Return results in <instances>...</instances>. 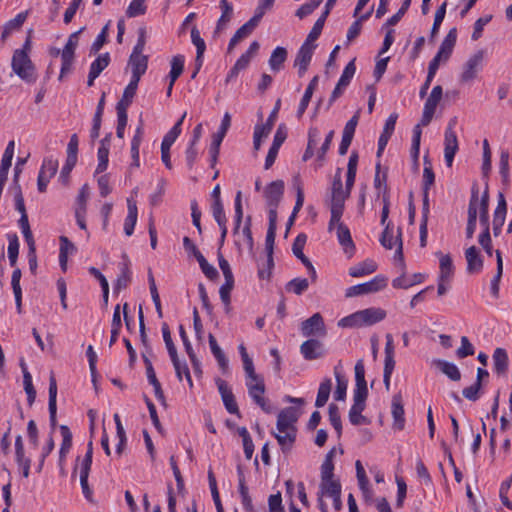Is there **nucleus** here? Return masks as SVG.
Instances as JSON below:
<instances>
[{
	"instance_id": "nucleus-21",
	"label": "nucleus",
	"mask_w": 512,
	"mask_h": 512,
	"mask_svg": "<svg viewBox=\"0 0 512 512\" xmlns=\"http://www.w3.org/2000/svg\"><path fill=\"white\" fill-rule=\"evenodd\" d=\"M284 193V182L276 180L271 182L264 191L268 206H278Z\"/></svg>"
},
{
	"instance_id": "nucleus-23",
	"label": "nucleus",
	"mask_w": 512,
	"mask_h": 512,
	"mask_svg": "<svg viewBox=\"0 0 512 512\" xmlns=\"http://www.w3.org/2000/svg\"><path fill=\"white\" fill-rule=\"evenodd\" d=\"M358 312L362 326H371L386 317V311L381 308H367Z\"/></svg>"
},
{
	"instance_id": "nucleus-22",
	"label": "nucleus",
	"mask_w": 512,
	"mask_h": 512,
	"mask_svg": "<svg viewBox=\"0 0 512 512\" xmlns=\"http://www.w3.org/2000/svg\"><path fill=\"white\" fill-rule=\"evenodd\" d=\"M444 157L448 167L452 166L454 156L458 151V139L455 131H445Z\"/></svg>"
},
{
	"instance_id": "nucleus-32",
	"label": "nucleus",
	"mask_w": 512,
	"mask_h": 512,
	"mask_svg": "<svg viewBox=\"0 0 512 512\" xmlns=\"http://www.w3.org/2000/svg\"><path fill=\"white\" fill-rule=\"evenodd\" d=\"M377 269V264L373 260H365L361 263H358L352 266L349 269V275L351 277H363L369 274H372Z\"/></svg>"
},
{
	"instance_id": "nucleus-48",
	"label": "nucleus",
	"mask_w": 512,
	"mask_h": 512,
	"mask_svg": "<svg viewBox=\"0 0 512 512\" xmlns=\"http://www.w3.org/2000/svg\"><path fill=\"white\" fill-rule=\"evenodd\" d=\"M332 382L329 378L325 379L319 386L315 406L320 408L323 407L328 399L331 392Z\"/></svg>"
},
{
	"instance_id": "nucleus-47",
	"label": "nucleus",
	"mask_w": 512,
	"mask_h": 512,
	"mask_svg": "<svg viewBox=\"0 0 512 512\" xmlns=\"http://www.w3.org/2000/svg\"><path fill=\"white\" fill-rule=\"evenodd\" d=\"M296 431L297 430H283V433L279 431L277 433H274V436L277 439L278 444L281 446L284 452L286 450L291 449L296 439Z\"/></svg>"
},
{
	"instance_id": "nucleus-44",
	"label": "nucleus",
	"mask_w": 512,
	"mask_h": 512,
	"mask_svg": "<svg viewBox=\"0 0 512 512\" xmlns=\"http://www.w3.org/2000/svg\"><path fill=\"white\" fill-rule=\"evenodd\" d=\"M497 271L491 281V293L494 297H498L499 294V283L503 274V258L500 250L495 251Z\"/></svg>"
},
{
	"instance_id": "nucleus-15",
	"label": "nucleus",
	"mask_w": 512,
	"mask_h": 512,
	"mask_svg": "<svg viewBox=\"0 0 512 512\" xmlns=\"http://www.w3.org/2000/svg\"><path fill=\"white\" fill-rule=\"evenodd\" d=\"M299 418V413L294 407H287L280 411L277 417V431L283 433V430H296L295 423Z\"/></svg>"
},
{
	"instance_id": "nucleus-27",
	"label": "nucleus",
	"mask_w": 512,
	"mask_h": 512,
	"mask_svg": "<svg viewBox=\"0 0 512 512\" xmlns=\"http://www.w3.org/2000/svg\"><path fill=\"white\" fill-rule=\"evenodd\" d=\"M432 364L450 380L459 381L461 379L460 370L454 363L442 359H434Z\"/></svg>"
},
{
	"instance_id": "nucleus-57",
	"label": "nucleus",
	"mask_w": 512,
	"mask_h": 512,
	"mask_svg": "<svg viewBox=\"0 0 512 512\" xmlns=\"http://www.w3.org/2000/svg\"><path fill=\"white\" fill-rule=\"evenodd\" d=\"M478 202H479V191H478V189H473L471 199L469 202V206H468V221H467V223L476 224Z\"/></svg>"
},
{
	"instance_id": "nucleus-37",
	"label": "nucleus",
	"mask_w": 512,
	"mask_h": 512,
	"mask_svg": "<svg viewBox=\"0 0 512 512\" xmlns=\"http://www.w3.org/2000/svg\"><path fill=\"white\" fill-rule=\"evenodd\" d=\"M62 435V444L59 452V465L62 467L63 462L72 446V433L66 425L60 426Z\"/></svg>"
},
{
	"instance_id": "nucleus-10",
	"label": "nucleus",
	"mask_w": 512,
	"mask_h": 512,
	"mask_svg": "<svg viewBox=\"0 0 512 512\" xmlns=\"http://www.w3.org/2000/svg\"><path fill=\"white\" fill-rule=\"evenodd\" d=\"M484 55V50H478L476 53L469 57L463 66V71L461 74L462 82H469L476 78L477 72L482 66Z\"/></svg>"
},
{
	"instance_id": "nucleus-59",
	"label": "nucleus",
	"mask_w": 512,
	"mask_h": 512,
	"mask_svg": "<svg viewBox=\"0 0 512 512\" xmlns=\"http://www.w3.org/2000/svg\"><path fill=\"white\" fill-rule=\"evenodd\" d=\"M421 126H423V125L420 122L413 129L411 154H412V157H413L415 163H417L418 157H419L420 141H421V134H422Z\"/></svg>"
},
{
	"instance_id": "nucleus-56",
	"label": "nucleus",
	"mask_w": 512,
	"mask_h": 512,
	"mask_svg": "<svg viewBox=\"0 0 512 512\" xmlns=\"http://www.w3.org/2000/svg\"><path fill=\"white\" fill-rule=\"evenodd\" d=\"M309 287V281L306 278H294L286 284V290L296 295H301Z\"/></svg>"
},
{
	"instance_id": "nucleus-50",
	"label": "nucleus",
	"mask_w": 512,
	"mask_h": 512,
	"mask_svg": "<svg viewBox=\"0 0 512 512\" xmlns=\"http://www.w3.org/2000/svg\"><path fill=\"white\" fill-rule=\"evenodd\" d=\"M478 206L480 210V224L484 227V229H489V194L487 190L483 193L480 201L478 202Z\"/></svg>"
},
{
	"instance_id": "nucleus-9",
	"label": "nucleus",
	"mask_w": 512,
	"mask_h": 512,
	"mask_svg": "<svg viewBox=\"0 0 512 512\" xmlns=\"http://www.w3.org/2000/svg\"><path fill=\"white\" fill-rule=\"evenodd\" d=\"M248 393L250 397L259 405L265 412H270V408L266 406L264 399L265 384L261 376H257L256 379H248L246 382Z\"/></svg>"
},
{
	"instance_id": "nucleus-1",
	"label": "nucleus",
	"mask_w": 512,
	"mask_h": 512,
	"mask_svg": "<svg viewBox=\"0 0 512 512\" xmlns=\"http://www.w3.org/2000/svg\"><path fill=\"white\" fill-rule=\"evenodd\" d=\"M357 165L358 154L356 152H352L347 165L345 189H343L342 184V169L338 168L335 172L329 193V207L330 211L333 212V221H338L339 217H342L345 201L350 196L355 182Z\"/></svg>"
},
{
	"instance_id": "nucleus-42",
	"label": "nucleus",
	"mask_w": 512,
	"mask_h": 512,
	"mask_svg": "<svg viewBox=\"0 0 512 512\" xmlns=\"http://www.w3.org/2000/svg\"><path fill=\"white\" fill-rule=\"evenodd\" d=\"M356 467V476L358 479L359 487L366 499L370 498V488H369V480L366 476V472L364 470V467L362 466V463L360 460H357L355 463Z\"/></svg>"
},
{
	"instance_id": "nucleus-52",
	"label": "nucleus",
	"mask_w": 512,
	"mask_h": 512,
	"mask_svg": "<svg viewBox=\"0 0 512 512\" xmlns=\"http://www.w3.org/2000/svg\"><path fill=\"white\" fill-rule=\"evenodd\" d=\"M334 375L337 382L336 390L334 392V398L337 401H343L346 397L348 382L344 378V376L340 374V372L338 371V367L334 368Z\"/></svg>"
},
{
	"instance_id": "nucleus-3",
	"label": "nucleus",
	"mask_w": 512,
	"mask_h": 512,
	"mask_svg": "<svg viewBox=\"0 0 512 512\" xmlns=\"http://www.w3.org/2000/svg\"><path fill=\"white\" fill-rule=\"evenodd\" d=\"M84 27L80 30L73 32L68 37L67 43L64 46L61 52V71L59 75V80L61 81L63 77L71 71L72 64L74 62L75 50L79 43V35L84 31Z\"/></svg>"
},
{
	"instance_id": "nucleus-12",
	"label": "nucleus",
	"mask_w": 512,
	"mask_h": 512,
	"mask_svg": "<svg viewBox=\"0 0 512 512\" xmlns=\"http://www.w3.org/2000/svg\"><path fill=\"white\" fill-rule=\"evenodd\" d=\"M316 47L317 45H312L306 42H304L300 47L294 61V66L298 69L299 77H302L308 70V66Z\"/></svg>"
},
{
	"instance_id": "nucleus-62",
	"label": "nucleus",
	"mask_w": 512,
	"mask_h": 512,
	"mask_svg": "<svg viewBox=\"0 0 512 512\" xmlns=\"http://www.w3.org/2000/svg\"><path fill=\"white\" fill-rule=\"evenodd\" d=\"M146 0H132L129 4L126 15L130 18L143 15L146 12Z\"/></svg>"
},
{
	"instance_id": "nucleus-6",
	"label": "nucleus",
	"mask_w": 512,
	"mask_h": 512,
	"mask_svg": "<svg viewBox=\"0 0 512 512\" xmlns=\"http://www.w3.org/2000/svg\"><path fill=\"white\" fill-rule=\"evenodd\" d=\"M218 261L225 279L224 284L220 287V298L227 308H229L230 293L234 287V277L229 262L220 253L218 254Z\"/></svg>"
},
{
	"instance_id": "nucleus-29",
	"label": "nucleus",
	"mask_w": 512,
	"mask_h": 512,
	"mask_svg": "<svg viewBox=\"0 0 512 512\" xmlns=\"http://www.w3.org/2000/svg\"><path fill=\"white\" fill-rule=\"evenodd\" d=\"M457 40V29L451 28L444 40L442 41L439 51L437 52L439 55L443 56V61H447L452 54L454 46Z\"/></svg>"
},
{
	"instance_id": "nucleus-11",
	"label": "nucleus",
	"mask_w": 512,
	"mask_h": 512,
	"mask_svg": "<svg viewBox=\"0 0 512 512\" xmlns=\"http://www.w3.org/2000/svg\"><path fill=\"white\" fill-rule=\"evenodd\" d=\"M307 237L305 234L301 233L299 234L292 245V251L293 254L305 265V267L309 271V275L312 282H315L317 279V273L316 270L311 263V261L304 255L303 249L306 244Z\"/></svg>"
},
{
	"instance_id": "nucleus-20",
	"label": "nucleus",
	"mask_w": 512,
	"mask_h": 512,
	"mask_svg": "<svg viewBox=\"0 0 512 512\" xmlns=\"http://www.w3.org/2000/svg\"><path fill=\"white\" fill-rule=\"evenodd\" d=\"M391 408L393 427L397 430H403L405 426V418L403 398L400 392L393 395Z\"/></svg>"
},
{
	"instance_id": "nucleus-38",
	"label": "nucleus",
	"mask_w": 512,
	"mask_h": 512,
	"mask_svg": "<svg viewBox=\"0 0 512 512\" xmlns=\"http://www.w3.org/2000/svg\"><path fill=\"white\" fill-rule=\"evenodd\" d=\"M209 346L211 349L212 354L216 358L219 367L225 371L228 368V359L226 358L224 352L220 348V346L217 343L216 338L213 336V334H209L208 336Z\"/></svg>"
},
{
	"instance_id": "nucleus-13",
	"label": "nucleus",
	"mask_w": 512,
	"mask_h": 512,
	"mask_svg": "<svg viewBox=\"0 0 512 512\" xmlns=\"http://www.w3.org/2000/svg\"><path fill=\"white\" fill-rule=\"evenodd\" d=\"M58 169V161L52 158H47L43 161L42 167L39 171L37 185L40 192H45L49 180L56 174Z\"/></svg>"
},
{
	"instance_id": "nucleus-46",
	"label": "nucleus",
	"mask_w": 512,
	"mask_h": 512,
	"mask_svg": "<svg viewBox=\"0 0 512 512\" xmlns=\"http://www.w3.org/2000/svg\"><path fill=\"white\" fill-rule=\"evenodd\" d=\"M335 448H332L325 457L321 465V480H329L334 477V464L333 458L335 456Z\"/></svg>"
},
{
	"instance_id": "nucleus-31",
	"label": "nucleus",
	"mask_w": 512,
	"mask_h": 512,
	"mask_svg": "<svg viewBox=\"0 0 512 512\" xmlns=\"http://www.w3.org/2000/svg\"><path fill=\"white\" fill-rule=\"evenodd\" d=\"M127 208H128V215L125 219L124 223V232L127 236H131L134 231V227L137 223L138 218V210L136 202L132 199H127Z\"/></svg>"
},
{
	"instance_id": "nucleus-36",
	"label": "nucleus",
	"mask_w": 512,
	"mask_h": 512,
	"mask_svg": "<svg viewBox=\"0 0 512 512\" xmlns=\"http://www.w3.org/2000/svg\"><path fill=\"white\" fill-rule=\"evenodd\" d=\"M494 370L498 375L505 374L508 369V355L505 349L496 348L493 353Z\"/></svg>"
},
{
	"instance_id": "nucleus-14",
	"label": "nucleus",
	"mask_w": 512,
	"mask_h": 512,
	"mask_svg": "<svg viewBox=\"0 0 512 512\" xmlns=\"http://www.w3.org/2000/svg\"><path fill=\"white\" fill-rule=\"evenodd\" d=\"M333 219V212H331L328 230L332 231V229L336 227V234L339 243L344 247L346 252L348 251V248L353 250L354 244L348 227L341 222V217H339L338 221H333Z\"/></svg>"
},
{
	"instance_id": "nucleus-34",
	"label": "nucleus",
	"mask_w": 512,
	"mask_h": 512,
	"mask_svg": "<svg viewBox=\"0 0 512 512\" xmlns=\"http://www.w3.org/2000/svg\"><path fill=\"white\" fill-rule=\"evenodd\" d=\"M287 56L288 52L286 48L280 46L276 47L268 61L271 70L274 72L280 71L283 68L285 61L287 60Z\"/></svg>"
},
{
	"instance_id": "nucleus-55",
	"label": "nucleus",
	"mask_w": 512,
	"mask_h": 512,
	"mask_svg": "<svg viewBox=\"0 0 512 512\" xmlns=\"http://www.w3.org/2000/svg\"><path fill=\"white\" fill-rule=\"evenodd\" d=\"M184 69V56L176 55L171 59V70L169 73V78L172 80V83L178 79V77L182 74Z\"/></svg>"
},
{
	"instance_id": "nucleus-41",
	"label": "nucleus",
	"mask_w": 512,
	"mask_h": 512,
	"mask_svg": "<svg viewBox=\"0 0 512 512\" xmlns=\"http://www.w3.org/2000/svg\"><path fill=\"white\" fill-rule=\"evenodd\" d=\"M220 8L222 10V14L217 21L215 32H220L223 30L227 23L231 20L233 14V7L227 0L220 1Z\"/></svg>"
},
{
	"instance_id": "nucleus-53",
	"label": "nucleus",
	"mask_w": 512,
	"mask_h": 512,
	"mask_svg": "<svg viewBox=\"0 0 512 512\" xmlns=\"http://www.w3.org/2000/svg\"><path fill=\"white\" fill-rule=\"evenodd\" d=\"M171 361L173 363V366H174V369H175V372H176V375H177V378L179 379V381H182L183 375H184L189 386L192 387L193 382H192V378H191L189 368H188L186 362L185 361L181 362L178 355H176L175 360H171Z\"/></svg>"
},
{
	"instance_id": "nucleus-39",
	"label": "nucleus",
	"mask_w": 512,
	"mask_h": 512,
	"mask_svg": "<svg viewBox=\"0 0 512 512\" xmlns=\"http://www.w3.org/2000/svg\"><path fill=\"white\" fill-rule=\"evenodd\" d=\"M191 41L197 49L195 62L199 63V66H202V57L206 50V44L196 26L192 27L191 29Z\"/></svg>"
},
{
	"instance_id": "nucleus-54",
	"label": "nucleus",
	"mask_w": 512,
	"mask_h": 512,
	"mask_svg": "<svg viewBox=\"0 0 512 512\" xmlns=\"http://www.w3.org/2000/svg\"><path fill=\"white\" fill-rule=\"evenodd\" d=\"M271 130H272V128H270L266 124H261V125L255 126L254 135H253L254 150L258 151L260 149L262 140L268 137Z\"/></svg>"
},
{
	"instance_id": "nucleus-24",
	"label": "nucleus",
	"mask_w": 512,
	"mask_h": 512,
	"mask_svg": "<svg viewBox=\"0 0 512 512\" xmlns=\"http://www.w3.org/2000/svg\"><path fill=\"white\" fill-rule=\"evenodd\" d=\"M465 258L467 261V272L478 273L483 268V259L475 246H471L465 251Z\"/></svg>"
},
{
	"instance_id": "nucleus-51",
	"label": "nucleus",
	"mask_w": 512,
	"mask_h": 512,
	"mask_svg": "<svg viewBox=\"0 0 512 512\" xmlns=\"http://www.w3.org/2000/svg\"><path fill=\"white\" fill-rule=\"evenodd\" d=\"M435 174L432 169V164L428 156H424V169H423V192H428L430 187L434 184Z\"/></svg>"
},
{
	"instance_id": "nucleus-5",
	"label": "nucleus",
	"mask_w": 512,
	"mask_h": 512,
	"mask_svg": "<svg viewBox=\"0 0 512 512\" xmlns=\"http://www.w3.org/2000/svg\"><path fill=\"white\" fill-rule=\"evenodd\" d=\"M386 285H387V278L382 275H377L372 280H370L368 282L349 287L346 290L345 296L350 298V297L375 293V292H378V291L384 289L386 287Z\"/></svg>"
},
{
	"instance_id": "nucleus-61",
	"label": "nucleus",
	"mask_w": 512,
	"mask_h": 512,
	"mask_svg": "<svg viewBox=\"0 0 512 512\" xmlns=\"http://www.w3.org/2000/svg\"><path fill=\"white\" fill-rule=\"evenodd\" d=\"M385 361L384 366H394L395 367V359H394V342L391 334H386L385 336Z\"/></svg>"
},
{
	"instance_id": "nucleus-35",
	"label": "nucleus",
	"mask_w": 512,
	"mask_h": 512,
	"mask_svg": "<svg viewBox=\"0 0 512 512\" xmlns=\"http://www.w3.org/2000/svg\"><path fill=\"white\" fill-rule=\"evenodd\" d=\"M318 80H319V77L318 76H314L310 83L308 84L305 92H304V95L299 103V106H298V110H297V117L298 118H301L302 115L304 114L305 110L307 109L308 105H309V102L313 96V93L317 87V84H318Z\"/></svg>"
},
{
	"instance_id": "nucleus-60",
	"label": "nucleus",
	"mask_w": 512,
	"mask_h": 512,
	"mask_svg": "<svg viewBox=\"0 0 512 512\" xmlns=\"http://www.w3.org/2000/svg\"><path fill=\"white\" fill-rule=\"evenodd\" d=\"M329 413V420L334 427V429L337 431L338 435H341L342 431V423H341V417L339 413V408L336 404L331 403L328 408Z\"/></svg>"
},
{
	"instance_id": "nucleus-49",
	"label": "nucleus",
	"mask_w": 512,
	"mask_h": 512,
	"mask_svg": "<svg viewBox=\"0 0 512 512\" xmlns=\"http://www.w3.org/2000/svg\"><path fill=\"white\" fill-rule=\"evenodd\" d=\"M507 212V203L502 193H499L497 207L494 212L493 224L503 226Z\"/></svg>"
},
{
	"instance_id": "nucleus-28",
	"label": "nucleus",
	"mask_w": 512,
	"mask_h": 512,
	"mask_svg": "<svg viewBox=\"0 0 512 512\" xmlns=\"http://www.w3.org/2000/svg\"><path fill=\"white\" fill-rule=\"evenodd\" d=\"M144 135V124L143 120L140 119L139 124L135 130V135L131 141V156L133 159L132 166L139 167V148Z\"/></svg>"
},
{
	"instance_id": "nucleus-45",
	"label": "nucleus",
	"mask_w": 512,
	"mask_h": 512,
	"mask_svg": "<svg viewBox=\"0 0 512 512\" xmlns=\"http://www.w3.org/2000/svg\"><path fill=\"white\" fill-rule=\"evenodd\" d=\"M454 273V266L452 258L449 254L441 255L440 257V274L439 279L441 281H450Z\"/></svg>"
},
{
	"instance_id": "nucleus-58",
	"label": "nucleus",
	"mask_w": 512,
	"mask_h": 512,
	"mask_svg": "<svg viewBox=\"0 0 512 512\" xmlns=\"http://www.w3.org/2000/svg\"><path fill=\"white\" fill-rule=\"evenodd\" d=\"M110 56L109 53L99 55L90 66V71L93 75L99 76L101 72L109 65Z\"/></svg>"
},
{
	"instance_id": "nucleus-33",
	"label": "nucleus",
	"mask_w": 512,
	"mask_h": 512,
	"mask_svg": "<svg viewBox=\"0 0 512 512\" xmlns=\"http://www.w3.org/2000/svg\"><path fill=\"white\" fill-rule=\"evenodd\" d=\"M319 495L321 497L328 496L331 498L341 495L340 482L335 479L321 480L319 485Z\"/></svg>"
},
{
	"instance_id": "nucleus-30",
	"label": "nucleus",
	"mask_w": 512,
	"mask_h": 512,
	"mask_svg": "<svg viewBox=\"0 0 512 512\" xmlns=\"http://www.w3.org/2000/svg\"><path fill=\"white\" fill-rule=\"evenodd\" d=\"M56 398H57V383H56V379H55L54 375L51 374L50 379H49L48 409H49V415H50V423L53 428L56 426V412H57Z\"/></svg>"
},
{
	"instance_id": "nucleus-64",
	"label": "nucleus",
	"mask_w": 512,
	"mask_h": 512,
	"mask_svg": "<svg viewBox=\"0 0 512 512\" xmlns=\"http://www.w3.org/2000/svg\"><path fill=\"white\" fill-rule=\"evenodd\" d=\"M475 353L474 347L466 336L461 337V346L456 350L458 358L463 359Z\"/></svg>"
},
{
	"instance_id": "nucleus-63",
	"label": "nucleus",
	"mask_w": 512,
	"mask_h": 512,
	"mask_svg": "<svg viewBox=\"0 0 512 512\" xmlns=\"http://www.w3.org/2000/svg\"><path fill=\"white\" fill-rule=\"evenodd\" d=\"M8 258L10 261V265L14 267L17 263L18 254H19V242L16 235H13L9 239V245H8Z\"/></svg>"
},
{
	"instance_id": "nucleus-8",
	"label": "nucleus",
	"mask_w": 512,
	"mask_h": 512,
	"mask_svg": "<svg viewBox=\"0 0 512 512\" xmlns=\"http://www.w3.org/2000/svg\"><path fill=\"white\" fill-rule=\"evenodd\" d=\"M442 94L443 90L440 85L433 87L424 105L423 114L421 118V124L423 126L429 125V123L432 121L436 107L439 104L440 100L442 99Z\"/></svg>"
},
{
	"instance_id": "nucleus-40",
	"label": "nucleus",
	"mask_w": 512,
	"mask_h": 512,
	"mask_svg": "<svg viewBox=\"0 0 512 512\" xmlns=\"http://www.w3.org/2000/svg\"><path fill=\"white\" fill-rule=\"evenodd\" d=\"M125 262L121 265V273L117 278L115 289L120 291L126 289L131 282V272L128 264V257L126 254L123 255Z\"/></svg>"
},
{
	"instance_id": "nucleus-7",
	"label": "nucleus",
	"mask_w": 512,
	"mask_h": 512,
	"mask_svg": "<svg viewBox=\"0 0 512 512\" xmlns=\"http://www.w3.org/2000/svg\"><path fill=\"white\" fill-rule=\"evenodd\" d=\"M301 333L304 337H324L327 333L324 319L320 313L313 314L301 323Z\"/></svg>"
},
{
	"instance_id": "nucleus-16",
	"label": "nucleus",
	"mask_w": 512,
	"mask_h": 512,
	"mask_svg": "<svg viewBox=\"0 0 512 512\" xmlns=\"http://www.w3.org/2000/svg\"><path fill=\"white\" fill-rule=\"evenodd\" d=\"M216 385L218 388V391L221 395L222 401L224 403V406L226 410L230 414H239V408L237 405V402L235 400V397L229 388L227 382L221 378L216 379Z\"/></svg>"
},
{
	"instance_id": "nucleus-26",
	"label": "nucleus",
	"mask_w": 512,
	"mask_h": 512,
	"mask_svg": "<svg viewBox=\"0 0 512 512\" xmlns=\"http://www.w3.org/2000/svg\"><path fill=\"white\" fill-rule=\"evenodd\" d=\"M15 450L16 462L22 468L23 476L27 478L30 472L31 460L25 457L24 445L21 435H18L15 439Z\"/></svg>"
},
{
	"instance_id": "nucleus-17",
	"label": "nucleus",
	"mask_w": 512,
	"mask_h": 512,
	"mask_svg": "<svg viewBox=\"0 0 512 512\" xmlns=\"http://www.w3.org/2000/svg\"><path fill=\"white\" fill-rule=\"evenodd\" d=\"M401 228L397 229V236L395 242H393V233L390 228V223H388L384 231L381 235L380 242L386 249H392L394 245H397V249L395 252V257L399 260H403V251H402V239H401Z\"/></svg>"
},
{
	"instance_id": "nucleus-43",
	"label": "nucleus",
	"mask_w": 512,
	"mask_h": 512,
	"mask_svg": "<svg viewBox=\"0 0 512 512\" xmlns=\"http://www.w3.org/2000/svg\"><path fill=\"white\" fill-rule=\"evenodd\" d=\"M320 137V131L317 127H311L308 131V143L306 150L303 154L302 160L308 161L314 155V147L317 145V142Z\"/></svg>"
},
{
	"instance_id": "nucleus-2",
	"label": "nucleus",
	"mask_w": 512,
	"mask_h": 512,
	"mask_svg": "<svg viewBox=\"0 0 512 512\" xmlns=\"http://www.w3.org/2000/svg\"><path fill=\"white\" fill-rule=\"evenodd\" d=\"M146 45V28L140 27L138 29L137 43L129 57L128 65L132 70V78L140 80L141 76L145 74L148 67V56L143 54Z\"/></svg>"
},
{
	"instance_id": "nucleus-18",
	"label": "nucleus",
	"mask_w": 512,
	"mask_h": 512,
	"mask_svg": "<svg viewBox=\"0 0 512 512\" xmlns=\"http://www.w3.org/2000/svg\"><path fill=\"white\" fill-rule=\"evenodd\" d=\"M300 352L304 359L315 360L322 358L325 354L323 343L317 339H308L300 345Z\"/></svg>"
},
{
	"instance_id": "nucleus-19",
	"label": "nucleus",
	"mask_w": 512,
	"mask_h": 512,
	"mask_svg": "<svg viewBox=\"0 0 512 512\" xmlns=\"http://www.w3.org/2000/svg\"><path fill=\"white\" fill-rule=\"evenodd\" d=\"M367 396L353 395L354 404L349 411V420L353 425L367 424L368 419L362 415V411L365 409V401Z\"/></svg>"
},
{
	"instance_id": "nucleus-4",
	"label": "nucleus",
	"mask_w": 512,
	"mask_h": 512,
	"mask_svg": "<svg viewBox=\"0 0 512 512\" xmlns=\"http://www.w3.org/2000/svg\"><path fill=\"white\" fill-rule=\"evenodd\" d=\"M13 71L21 79L31 82L34 80V65L25 51H14L11 61Z\"/></svg>"
},
{
	"instance_id": "nucleus-25",
	"label": "nucleus",
	"mask_w": 512,
	"mask_h": 512,
	"mask_svg": "<svg viewBox=\"0 0 512 512\" xmlns=\"http://www.w3.org/2000/svg\"><path fill=\"white\" fill-rule=\"evenodd\" d=\"M355 371V382L356 388L354 390V395L358 393L363 396H368L367 383L365 380V366L363 359H359L354 367Z\"/></svg>"
}]
</instances>
